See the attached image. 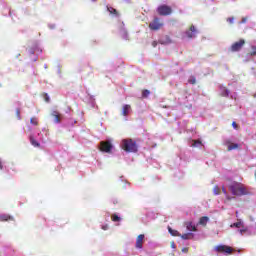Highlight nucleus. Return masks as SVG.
<instances>
[{"instance_id":"32","label":"nucleus","mask_w":256,"mask_h":256,"mask_svg":"<svg viewBox=\"0 0 256 256\" xmlns=\"http://www.w3.org/2000/svg\"><path fill=\"white\" fill-rule=\"evenodd\" d=\"M239 233H240V235H243V233H247V229H240Z\"/></svg>"},{"instance_id":"31","label":"nucleus","mask_w":256,"mask_h":256,"mask_svg":"<svg viewBox=\"0 0 256 256\" xmlns=\"http://www.w3.org/2000/svg\"><path fill=\"white\" fill-rule=\"evenodd\" d=\"M182 253H189V248L187 247L182 248Z\"/></svg>"},{"instance_id":"22","label":"nucleus","mask_w":256,"mask_h":256,"mask_svg":"<svg viewBox=\"0 0 256 256\" xmlns=\"http://www.w3.org/2000/svg\"><path fill=\"white\" fill-rule=\"evenodd\" d=\"M213 193L214 195H221V189L219 188V186H215L213 188Z\"/></svg>"},{"instance_id":"39","label":"nucleus","mask_w":256,"mask_h":256,"mask_svg":"<svg viewBox=\"0 0 256 256\" xmlns=\"http://www.w3.org/2000/svg\"><path fill=\"white\" fill-rule=\"evenodd\" d=\"M225 95H226V96L229 95V90H225Z\"/></svg>"},{"instance_id":"9","label":"nucleus","mask_w":256,"mask_h":256,"mask_svg":"<svg viewBox=\"0 0 256 256\" xmlns=\"http://www.w3.org/2000/svg\"><path fill=\"white\" fill-rule=\"evenodd\" d=\"M225 145H227V151H233L234 149H239V144L232 143L231 140H226Z\"/></svg>"},{"instance_id":"13","label":"nucleus","mask_w":256,"mask_h":256,"mask_svg":"<svg viewBox=\"0 0 256 256\" xmlns=\"http://www.w3.org/2000/svg\"><path fill=\"white\" fill-rule=\"evenodd\" d=\"M168 231L172 237H181L179 231L172 229L170 226H168Z\"/></svg>"},{"instance_id":"25","label":"nucleus","mask_w":256,"mask_h":256,"mask_svg":"<svg viewBox=\"0 0 256 256\" xmlns=\"http://www.w3.org/2000/svg\"><path fill=\"white\" fill-rule=\"evenodd\" d=\"M230 227H236L237 229H240V227H243V223L242 222H235V223L231 224Z\"/></svg>"},{"instance_id":"4","label":"nucleus","mask_w":256,"mask_h":256,"mask_svg":"<svg viewBox=\"0 0 256 256\" xmlns=\"http://www.w3.org/2000/svg\"><path fill=\"white\" fill-rule=\"evenodd\" d=\"M243 47H245V39H240L237 42H234L230 48L229 51L231 53H238V51H241V49H243Z\"/></svg>"},{"instance_id":"17","label":"nucleus","mask_w":256,"mask_h":256,"mask_svg":"<svg viewBox=\"0 0 256 256\" xmlns=\"http://www.w3.org/2000/svg\"><path fill=\"white\" fill-rule=\"evenodd\" d=\"M107 11L110 13V15H115V17H119V12H117V9L113 7H107Z\"/></svg>"},{"instance_id":"2","label":"nucleus","mask_w":256,"mask_h":256,"mask_svg":"<svg viewBox=\"0 0 256 256\" xmlns=\"http://www.w3.org/2000/svg\"><path fill=\"white\" fill-rule=\"evenodd\" d=\"M121 147L123 151H126V153H137V151H139L137 142L134 141L133 139H123Z\"/></svg>"},{"instance_id":"29","label":"nucleus","mask_w":256,"mask_h":256,"mask_svg":"<svg viewBox=\"0 0 256 256\" xmlns=\"http://www.w3.org/2000/svg\"><path fill=\"white\" fill-rule=\"evenodd\" d=\"M197 145H201V141L200 140L194 141L193 147H197Z\"/></svg>"},{"instance_id":"8","label":"nucleus","mask_w":256,"mask_h":256,"mask_svg":"<svg viewBox=\"0 0 256 256\" xmlns=\"http://www.w3.org/2000/svg\"><path fill=\"white\" fill-rule=\"evenodd\" d=\"M197 35V28H195V25H191L189 30L186 31V36L188 39H193V37H196Z\"/></svg>"},{"instance_id":"27","label":"nucleus","mask_w":256,"mask_h":256,"mask_svg":"<svg viewBox=\"0 0 256 256\" xmlns=\"http://www.w3.org/2000/svg\"><path fill=\"white\" fill-rule=\"evenodd\" d=\"M16 116L18 119H21V109L19 108L16 109Z\"/></svg>"},{"instance_id":"24","label":"nucleus","mask_w":256,"mask_h":256,"mask_svg":"<svg viewBox=\"0 0 256 256\" xmlns=\"http://www.w3.org/2000/svg\"><path fill=\"white\" fill-rule=\"evenodd\" d=\"M149 95H151V91H149L147 89L142 91V97L147 98V97H149Z\"/></svg>"},{"instance_id":"33","label":"nucleus","mask_w":256,"mask_h":256,"mask_svg":"<svg viewBox=\"0 0 256 256\" xmlns=\"http://www.w3.org/2000/svg\"><path fill=\"white\" fill-rule=\"evenodd\" d=\"M226 199H227L228 201H231L232 199H235V197H231V196H229V194H227V195H226Z\"/></svg>"},{"instance_id":"12","label":"nucleus","mask_w":256,"mask_h":256,"mask_svg":"<svg viewBox=\"0 0 256 256\" xmlns=\"http://www.w3.org/2000/svg\"><path fill=\"white\" fill-rule=\"evenodd\" d=\"M51 115L54 117L55 123H61V114L59 112L53 111Z\"/></svg>"},{"instance_id":"1","label":"nucleus","mask_w":256,"mask_h":256,"mask_svg":"<svg viewBox=\"0 0 256 256\" xmlns=\"http://www.w3.org/2000/svg\"><path fill=\"white\" fill-rule=\"evenodd\" d=\"M228 189L235 197H243L245 195H249V190L243 183L240 182H232L228 186Z\"/></svg>"},{"instance_id":"35","label":"nucleus","mask_w":256,"mask_h":256,"mask_svg":"<svg viewBox=\"0 0 256 256\" xmlns=\"http://www.w3.org/2000/svg\"><path fill=\"white\" fill-rule=\"evenodd\" d=\"M44 99H45L46 103H49V96L47 94H45Z\"/></svg>"},{"instance_id":"23","label":"nucleus","mask_w":256,"mask_h":256,"mask_svg":"<svg viewBox=\"0 0 256 256\" xmlns=\"http://www.w3.org/2000/svg\"><path fill=\"white\" fill-rule=\"evenodd\" d=\"M188 83H190V85H195V83H197L195 76H191L188 80Z\"/></svg>"},{"instance_id":"19","label":"nucleus","mask_w":256,"mask_h":256,"mask_svg":"<svg viewBox=\"0 0 256 256\" xmlns=\"http://www.w3.org/2000/svg\"><path fill=\"white\" fill-rule=\"evenodd\" d=\"M30 143L33 145V147H41V144L37 142L33 136H30Z\"/></svg>"},{"instance_id":"37","label":"nucleus","mask_w":256,"mask_h":256,"mask_svg":"<svg viewBox=\"0 0 256 256\" xmlns=\"http://www.w3.org/2000/svg\"><path fill=\"white\" fill-rule=\"evenodd\" d=\"M152 47H157V41L152 42Z\"/></svg>"},{"instance_id":"28","label":"nucleus","mask_w":256,"mask_h":256,"mask_svg":"<svg viewBox=\"0 0 256 256\" xmlns=\"http://www.w3.org/2000/svg\"><path fill=\"white\" fill-rule=\"evenodd\" d=\"M233 21H235V18H234V17H229V18H227V22H228V23L233 24Z\"/></svg>"},{"instance_id":"14","label":"nucleus","mask_w":256,"mask_h":256,"mask_svg":"<svg viewBox=\"0 0 256 256\" xmlns=\"http://www.w3.org/2000/svg\"><path fill=\"white\" fill-rule=\"evenodd\" d=\"M0 221H13V217L8 214H1Z\"/></svg>"},{"instance_id":"5","label":"nucleus","mask_w":256,"mask_h":256,"mask_svg":"<svg viewBox=\"0 0 256 256\" xmlns=\"http://www.w3.org/2000/svg\"><path fill=\"white\" fill-rule=\"evenodd\" d=\"M112 150L113 144L111 143V141L107 140L100 142V151H102V153H111Z\"/></svg>"},{"instance_id":"11","label":"nucleus","mask_w":256,"mask_h":256,"mask_svg":"<svg viewBox=\"0 0 256 256\" xmlns=\"http://www.w3.org/2000/svg\"><path fill=\"white\" fill-rule=\"evenodd\" d=\"M129 111H131V105L129 104L124 105L122 109V115L124 117H127L129 115Z\"/></svg>"},{"instance_id":"34","label":"nucleus","mask_w":256,"mask_h":256,"mask_svg":"<svg viewBox=\"0 0 256 256\" xmlns=\"http://www.w3.org/2000/svg\"><path fill=\"white\" fill-rule=\"evenodd\" d=\"M102 229H103V231H107V229H109V225H103Z\"/></svg>"},{"instance_id":"40","label":"nucleus","mask_w":256,"mask_h":256,"mask_svg":"<svg viewBox=\"0 0 256 256\" xmlns=\"http://www.w3.org/2000/svg\"><path fill=\"white\" fill-rule=\"evenodd\" d=\"M0 169H3V163L0 161Z\"/></svg>"},{"instance_id":"20","label":"nucleus","mask_w":256,"mask_h":256,"mask_svg":"<svg viewBox=\"0 0 256 256\" xmlns=\"http://www.w3.org/2000/svg\"><path fill=\"white\" fill-rule=\"evenodd\" d=\"M30 123H31V125L37 126V125H39V119L37 117H32L30 119Z\"/></svg>"},{"instance_id":"10","label":"nucleus","mask_w":256,"mask_h":256,"mask_svg":"<svg viewBox=\"0 0 256 256\" xmlns=\"http://www.w3.org/2000/svg\"><path fill=\"white\" fill-rule=\"evenodd\" d=\"M145 239V235L140 234L136 239V248L143 249V240Z\"/></svg>"},{"instance_id":"21","label":"nucleus","mask_w":256,"mask_h":256,"mask_svg":"<svg viewBox=\"0 0 256 256\" xmlns=\"http://www.w3.org/2000/svg\"><path fill=\"white\" fill-rule=\"evenodd\" d=\"M111 220L114 221V223H117V222L121 221V217H119L117 214H113L111 216Z\"/></svg>"},{"instance_id":"41","label":"nucleus","mask_w":256,"mask_h":256,"mask_svg":"<svg viewBox=\"0 0 256 256\" xmlns=\"http://www.w3.org/2000/svg\"><path fill=\"white\" fill-rule=\"evenodd\" d=\"M253 97L256 99V92L253 94Z\"/></svg>"},{"instance_id":"7","label":"nucleus","mask_w":256,"mask_h":256,"mask_svg":"<svg viewBox=\"0 0 256 256\" xmlns=\"http://www.w3.org/2000/svg\"><path fill=\"white\" fill-rule=\"evenodd\" d=\"M218 253H233V248L226 245H219L216 247Z\"/></svg>"},{"instance_id":"6","label":"nucleus","mask_w":256,"mask_h":256,"mask_svg":"<svg viewBox=\"0 0 256 256\" xmlns=\"http://www.w3.org/2000/svg\"><path fill=\"white\" fill-rule=\"evenodd\" d=\"M161 27H163V22H161V19L157 17L149 24V29H151V31H159Z\"/></svg>"},{"instance_id":"3","label":"nucleus","mask_w":256,"mask_h":256,"mask_svg":"<svg viewBox=\"0 0 256 256\" xmlns=\"http://www.w3.org/2000/svg\"><path fill=\"white\" fill-rule=\"evenodd\" d=\"M157 13L162 17H167L168 15H171V13H173V9L171 8V6L163 4L157 8Z\"/></svg>"},{"instance_id":"36","label":"nucleus","mask_w":256,"mask_h":256,"mask_svg":"<svg viewBox=\"0 0 256 256\" xmlns=\"http://www.w3.org/2000/svg\"><path fill=\"white\" fill-rule=\"evenodd\" d=\"M222 192L224 193L225 196L228 195L227 189H225V187H222Z\"/></svg>"},{"instance_id":"16","label":"nucleus","mask_w":256,"mask_h":256,"mask_svg":"<svg viewBox=\"0 0 256 256\" xmlns=\"http://www.w3.org/2000/svg\"><path fill=\"white\" fill-rule=\"evenodd\" d=\"M186 229L188 231H197V227L193 224V222H186Z\"/></svg>"},{"instance_id":"18","label":"nucleus","mask_w":256,"mask_h":256,"mask_svg":"<svg viewBox=\"0 0 256 256\" xmlns=\"http://www.w3.org/2000/svg\"><path fill=\"white\" fill-rule=\"evenodd\" d=\"M181 239L184 240H189V239H193L194 235L193 233H186V234H180Z\"/></svg>"},{"instance_id":"26","label":"nucleus","mask_w":256,"mask_h":256,"mask_svg":"<svg viewBox=\"0 0 256 256\" xmlns=\"http://www.w3.org/2000/svg\"><path fill=\"white\" fill-rule=\"evenodd\" d=\"M252 51L249 53L250 57H255L256 55V46H251Z\"/></svg>"},{"instance_id":"42","label":"nucleus","mask_w":256,"mask_h":256,"mask_svg":"<svg viewBox=\"0 0 256 256\" xmlns=\"http://www.w3.org/2000/svg\"><path fill=\"white\" fill-rule=\"evenodd\" d=\"M113 203H114V205H115V204L117 203V201H114Z\"/></svg>"},{"instance_id":"15","label":"nucleus","mask_w":256,"mask_h":256,"mask_svg":"<svg viewBox=\"0 0 256 256\" xmlns=\"http://www.w3.org/2000/svg\"><path fill=\"white\" fill-rule=\"evenodd\" d=\"M207 223H209V217L204 216L200 218L199 225H203V227H206Z\"/></svg>"},{"instance_id":"30","label":"nucleus","mask_w":256,"mask_h":256,"mask_svg":"<svg viewBox=\"0 0 256 256\" xmlns=\"http://www.w3.org/2000/svg\"><path fill=\"white\" fill-rule=\"evenodd\" d=\"M232 127L234 129H239V125H237V122H232Z\"/></svg>"},{"instance_id":"38","label":"nucleus","mask_w":256,"mask_h":256,"mask_svg":"<svg viewBox=\"0 0 256 256\" xmlns=\"http://www.w3.org/2000/svg\"><path fill=\"white\" fill-rule=\"evenodd\" d=\"M242 23H247V18H243Z\"/></svg>"},{"instance_id":"43","label":"nucleus","mask_w":256,"mask_h":256,"mask_svg":"<svg viewBox=\"0 0 256 256\" xmlns=\"http://www.w3.org/2000/svg\"><path fill=\"white\" fill-rule=\"evenodd\" d=\"M92 1H97V0H92Z\"/></svg>"}]
</instances>
